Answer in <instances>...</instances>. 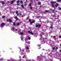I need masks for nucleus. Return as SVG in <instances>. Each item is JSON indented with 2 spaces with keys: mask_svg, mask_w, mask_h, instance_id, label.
Listing matches in <instances>:
<instances>
[{
  "mask_svg": "<svg viewBox=\"0 0 61 61\" xmlns=\"http://www.w3.org/2000/svg\"><path fill=\"white\" fill-rule=\"evenodd\" d=\"M4 25H5V23H2L1 24V27H3Z\"/></svg>",
  "mask_w": 61,
  "mask_h": 61,
  "instance_id": "1",
  "label": "nucleus"
},
{
  "mask_svg": "<svg viewBox=\"0 0 61 61\" xmlns=\"http://www.w3.org/2000/svg\"><path fill=\"white\" fill-rule=\"evenodd\" d=\"M7 22H8V21H10V22H12V21L10 19H8L7 20Z\"/></svg>",
  "mask_w": 61,
  "mask_h": 61,
  "instance_id": "2",
  "label": "nucleus"
},
{
  "mask_svg": "<svg viewBox=\"0 0 61 61\" xmlns=\"http://www.w3.org/2000/svg\"><path fill=\"white\" fill-rule=\"evenodd\" d=\"M40 24L39 25H36V27H38V26L39 27H40Z\"/></svg>",
  "mask_w": 61,
  "mask_h": 61,
  "instance_id": "3",
  "label": "nucleus"
},
{
  "mask_svg": "<svg viewBox=\"0 0 61 61\" xmlns=\"http://www.w3.org/2000/svg\"><path fill=\"white\" fill-rule=\"evenodd\" d=\"M56 3V2H55V1H51V4H55Z\"/></svg>",
  "mask_w": 61,
  "mask_h": 61,
  "instance_id": "4",
  "label": "nucleus"
},
{
  "mask_svg": "<svg viewBox=\"0 0 61 61\" xmlns=\"http://www.w3.org/2000/svg\"><path fill=\"white\" fill-rule=\"evenodd\" d=\"M25 48H26L27 50H28V49H29V47H25Z\"/></svg>",
  "mask_w": 61,
  "mask_h": 61,
  "instance_id": "5",
  "label": "nucleus"
},
{
  "mask_svg": "<svg viewBox=\"0 0 61 61\" xmlns=\"http://www.w3.org/2000/svg\"><path fill=\"white\" fill-rule=\"evenodd\" d=\"M15 19H16L17 20H18V18H17V17L16 16L15 17Z\"/></svg>",
  "mask_w": 61,
  "mask_h": 61,
  "instance_id": "6",
  "label": "nucleus"
},
{
  "mask_svg": "<svg viewBox=\"0 0 61 61\" xmlns=\"http://www.w3.org/2000/svg\"><path fill=\"white\" fill-rule=\"evenodd\" d=\"M38 5H40L41 4V2H39L37 3Z\"/></svg>",
  "mask_w": 61,
  "mask_h": 61,
  "instance_id": "7",
  "label": "nucleus"
},
{
  "mask_svg": "<svg viewBox=\"0 0 61 61\" xmlns=\"http://www.w3.org/2000/svg\"><path fill=\"white\" fill-rule=\"evenodd\" d=\"M25 57H26V56L24 55L22 57L23 58H25Z\"/></svg>",
  "mask_w": 61,
  "mask_h": 61,
  "instance_id": "8",
  "label": "nucleus"
},
{
  "mask_svg": "<svg viewBox=\"0 0 61 61\" xmlns=\"http://www.w3.org/2000/svg\"><path fill=\"white\" fill-rule=\"evenodd\" d=\"M58 5H59V4H56V7H57Z\"/></svg>",
  "mask_w": 61,
  "mask_h": 61,
  "instance_id": "9",
  "label": "nucleus"
},
{
  "mask_svg": "<svg viewBox=\"0 0 61 61\" xmlns=\"http://www.w3.org/2000/svg\"><path fill=\"white\" fill-rule=\"evenodd\" d=\"M1 3H2V4H3V5H4V4H5V3L3 1H2L1 2Z\"/></svg>",
  "mask_w": 61,
  "mask_h": 61,
  "instance_id": "10",
  "label": "nucleus"
},
{
  "mask_svg": "<svg viewBox=\"0 0 61 61\" xmlns=\"http://www.w3.org/2000/svg\"><path fill=\"white\" fill-rule=\"evenodd\" d=\"M23 34V32L21 33L20 34H19L20 35H22Z\"/></svg>",
  "mask_w": 61,
  "mask_h": 61,
  "instance_id": "11",
  "label": "nucleus"
},
{
  "mask_svg": "<svg viewBox=\"0 0 61 61\" xmlns=\"http://www.w3.org/2000/svg\"><path fill=\"white\" fill-rule=\"evenodd\" d=\"M57 1L58 2H61V0H58Z\"/></svg>",
  "mask_w": 61,
  "mask_h": 61,
  "instance_id": "12",
  "label": "nucleus"
},
{
  "mask_svg": "<svg viewBox=\"0 0 61 61\" xmlns=\"http://www.w3.org/2000/svg\"><path fill=\"white\" fill-rule=\"evenodd\" d=\"M20 2V1L19 0H18L16 2L17 3H19Z\"/></svg>",
  "mask_w": 61,
  "mask_h": 61,
  "instance_id": "13",
  "label": "nucleus"
},
{
  "mask_svg": "<svg viewBox=\"0 0 61 61\" xmlns=\"http://www.w3.org/2000/svg\"><path fill=\"white\" fill-rule=\"evenodd\" d=\"M31 2H30L29 4V6H31Z\"/></svg>",
  "mask_w": 61,
  "mask_h": 61,
  "instance_id": "14",
  "label": "nucleus"
},
{
  "mask_svg": "<svg viewBox=\"0 0 61 61\" xmlns=\"http://www.w3.org/2000/svg\"><path fill=\"white\" fill-rule=\"evenodd\" d=\"M17 29H16L14 31V30H13V31H14V32H16V31H17Z\"/></svg>",
  "mask_w": 61,
  "mask_h": 61,
  "instance_id": "15",
  "label": "nucleus"
},
{
  "mask_svg": "<svg viewBox=\"0 0 61 61\" xmlns=\"http://www.w3.org/2000/svg\"><path fill=\"white\" fill-rule=\"evenodd\" d=\"M52 7H54V8H55V7L54 6V5L53 4H52Z\"/></svg>",
  "mask_w": 61,
  "mask_h": 61,
  "instance_id": "16",
  "label": "nucleus"
},
{
  "mask_svg": "<svg viewBox=\"0 0 61 61\" xmlns=\"http://www.w3.org/2000/svg\"><path fill=\"white\" fill-rule=\"evenodd\" d=\"M21 6H22V8H24V5H21Z\"/></svg>",
  "mask_w": 61,
  "mask_h": 61,
  "instance_id": "17",
  "label": "nucleus"
},
{
  "mask_svg": "<svg viewBox=\"0 0 61 61\" xmlns=\"http://www.w3.org/2000/svg\"><path fill=\"white\" fill-rule=\"evenodd\" d=\"M5 18V16H2V18Z\"/></svg>",
  "mask_w": 61,
  "mask_h": 61,
  "instance_id": "18",
  "label": "nucleus"
},
{
  "mask_svg": "<svg viewBox=\"0 0 61 61\" xmlns=\"http://www.w3.org/2000/svg\"><path fill=\"white\" fill-rule=\"evenodd\" d=\"M13 25H15V22H14L13 23Z\"/></svg>",
  "mask_w": 61,
  "mask_h": 61,
  "instance_id": "19",
  "label": "nucleus"
},
{
  "mask_svg": "<svg viewBox=\"0 0 61 61\" xmlns=\"http://www.w3.org/2000/svg\"><path fill=\"white\" fill-rule=\"evenodd\" d=\"M37 46H38V47H39L40 46H40V44H38L37 45Z\"/></svg>",
  "mask_w": 61,
  "mask_h": 61,
  "instance_id": "20",
  "label": "nucleus"
},
{
  "mask_svg": "<svg viewBox=\"0 0 61 61\" xmlns=\"http://www.w3.org/2000/svg\"><path fill=\"white\" fill-rule=\"evenodd\" d=\"M13 3H14V1H11V4H12Z\"/></svg>",
  "mask_w": 61,
  "mask_h": 61,
  "instance_id": "21",
  "label": "nucleus"
},
{
  "mask_svg": "<svg viewBox=\"0 0 61 61\" xmlns=\"http://www.w3.org/2000/svg\"><path fill=\"white\" fill-rule=\"evenodd\" d=\"M30 33L32 35H33V33H32V32H30Z\"/></svg>",
  "mask_w": 61,
  "mask_h": 61,
  "instance_id": "22",
  "label": "nucleus"
},
{
  "mask_svg": "<svg viewBox=\"0 0 61 61\" xmlns=\"http://www.w3.org/2000/svg\"><path fill=\"white\" fill-rule=\"evenodd\" d=\"M20 3H21V4H23V1H22L21 0L20 1Z\"/></svg>",
  "mask_w": 61,
  "mask_h": 61,
  "instance_id": "23",
  "label": "nucleus"
},
{
  "mask_svg": "<svg viewBox=\"0 0 61 61\" xmlns=\"http://www.w3.org/2000/svg\"><path fill=\"white\" fill-rule=\"evenodd\" d=\"M30 9H32V7H30Z\"/></svg>",
  "mask_w": 61,
  "mask_h": 61,
  "instance_id": "24",
  "label": "nucleus"
},
{
  "mask_svg": "<svg viewBox=\"0 0 61 61\" xmlns=\"http://www.w3.org/2000/svg\"><path fill=\"white\" fill-rule=\"evenodd\" d=\"M21 40L22 41H24L23 40V38L22 39V37H21Z\"/></svg>",
  "mask_w": 61,
  "mask_h": 61,
  "instance_id": "25",
  "label": "nucleus"
},
{
  "mask_svg": "<svg viewBox=\"0 0 61 61\" xmlns=\"http://www.w3.org/2000/svg\"><path fill=\"white\" fill-rule=\"evenodd\" d=\"M30 41L28 42H27L28 44H30Z\"/></svg>",
  "mask_w": 61,
  "mask_h": 61,
  "instance_id": "26",
  "label": "nucleus"
},
{
  "mask_svg": "<svg viewBox=\"0 0 61 61\" xmlns=\"http://www.w3.org/2000/svg\"><path fill=\"white\" fill-rule=\"evenodd\" d=\"M28 39H29V40H30V39H31V38H30V37H29L28 38Z\"/></svg>",
  "mask_w": 61,
  "mask_h": 61,
  "instance_id": "27",
  "label": "nucleus"
},
{
  "mask_svg": "<svg viewBox=\"0 0 61 61\" xmlns=\"http://www.w3.org/2000/svg\"><path fill=\"white\" fill-rule=\"evenodd\" d=\"M30 24H33V22H30Z\"/></svg>",
  "mask_w": 61,
  "mask_h": 61,
  "instance_id": "28",
  "label": "nucleus"
},
{
  "mask_svg": "<svg viewBox=\"0 0 61 61\" xmlns=\"http://www.w3.org/2000/svg\"><path fill=\"white\" fill-rule=\"evenodd\" d=\"M40 17V16H38L37 17V18H39Z\"/></svg>",
  "mask_w": 61,
  "mask_h": 61,
  "instance_id": "29",
  "label": "nucleus"
},
{
  "mask_svg": "<svg viewBox=\"0 0 61 61\" xmlns=\"http://www.w3.org/2000/svg\"><path fill=\"white\" fill-rule=\"evenodd\" d=\"M56 48V49H58V47H57Z\"/></svg>",
  "mask_w": 61,
  "mask_h": 61,
  "instance_id": "30",
  "label": "nucleus"
},
{
  "mask_svg": "<svg viewBox=\"0 0 61 61\" xmlns=\"http://www.w3.org/2000/svg\"><path fill=\"white\" fill-rule=\"evenodd\" d=\"M17 25H19V24L18 23L17 24Z\"/></svg>",
  "mask_w": 61,
  "mask_h": 61,
  "instance_id": "31",
  "label": "nucleus"
},
{
  "mask_svg": "<svg viewBox=\"0 0 61 61\" xmlns=\"http://www.w3.org/2000/svg\"><path fill=\"white\" fill-rule=\"evenodd\" d=\"M55 11L54 10H53L52 11V13H54V11Z\"/></svg>",
  "mask_w": 61,
  "mask_h": 61,
  "instance_id": "32",
  "label": "nucleus"
},
{
  "mask_svg": "<svg viewBox=\"0 0 61 61\" xmlns=\"http://www.w3.org/2000/svg\"><path fill=\"white\" fill-rule=\"evenodd\" d=\"M52 49H53V50H54V49H55V48L53 47L52 48Z\"/></svg>",
  "mask_w": 61,
  "mask_h": 61,
  "instance_id": "33",
  "label": "nucleus"
},
{
  "mask_svg": "<svg viewBox=\"0 0 61 61\" xmlns=\"http://www.w3.org/2000/svg\"><path fill=\"white\" fill-rule=\"evenodd\" d=\"M26 4H24V6H26Z\"/></svg>",
  "mask_w": 61,
  "mask_h": 61,
  "instance_id": "34",
  "label": "nucleus"
},
{
  "mask_svg": "<svg viewBox=\"0 0 61 61\" xmlns=\"http://www.w3.org/2000/svg\"><path fill=\"white\" fill-rule=\"evenodd\" d=\"M59 10H61V8H59Z\"/></svg>",
  "mask_w": 61,
  "mask_h": 61,
  "instance_id": "35",
  "label": "nucleus"
},
{
  "mask_svg": "<svg viewBox=\"0 0 61 61\" xmlns=\"http://www.w3.org/2000/svg\"><path fill=\"white\" fill-rule=\"evenodd\" d=\"M21 55H24V53H21Z\"/></svg>",
  "mask_w": 61,
  "mask_h": 61,
  "instance_id": "36",
  "label": "nucleus"
},
{
  "mask_svg": "<svg viewBox=\"0 0 61 61\" xmlns=\"http://www.w3.org/2000/svg\"><path fill=\"white\" fill-rule=\"evenodd\" d=\"M12 29H14V27H13L12 28Z\"/></svg>",
  "mask_w": 61,
  "mask_h": 61,
  "instance_id": "37",
  "label": "nucleus"
},
{
  "mask_svg": "<svg viewBox=\"0 0 61 61\" xmlns=\"http://www.w3.org/2000/svg\"><path fill=\"white\" fill-rule=\"evenodd\" d=\"M29 22H31V20H29Z\"/></svg>",
  "mask_w": 61,
  "mask_h": 61,
  "instance_id": "38",
  "label": "nucleus"
},
{
  "mask_svg": "<svg viewBox=\"0 0 61 61\" xmlns=\"http://www.w3.org/2000/svg\"><path fill=\"white\" fill-rule=\"evenodd\" d=\"M29 52H30V51L29 50L28 51V53H29Z\"/></svg>",
  "mask_w": 61,
  "mask_h": 61,
  "instance_id": "39",
  "label": "nucleus"
},
{
  "mask_svg": "<svg viewBox=\"0 0 61 61\" xmlns=\"http://www.w3.org/2000/svg\"><path fill=\"white\" fill-rule=\"evenodd\" d=\"M28 33H30V31H28Z\"/></svg>",
  "mask_w": 61,
  "mask_h": 61,
  "instance_id": "40",
  "label": "nucleus"
},
{
  "mask_svg": "<svg viewBox=\"0 0 61 61\" xmlns=\"http://www.w3.org/2000/svg\"><path fill=\"white\" fill-rule=\"evenodd\" d=\"M17 13H18V12L17 11H16V13L17 14Z\"/></svg>",
  "mask_w": 61,
  "mask_h": 61,
  "instance_id": "41",
  "label": "nucleus"
},
{
  "mask_svg": "<svg viewBox=\"0 0 61 61\" xmlns=\"http://www.w3.org/2000/svg\"><path fill=\"white\" fill-rule=\"evenodd\" d=\"M59 38H61V36H60Z\"/></svg>",
  "mask_w": 61,
  "mask_h": 61,
  "instance_id": "42",
  "label": "nucleus"
},
{
  "mask_svg": "<svg viewBox=\"0 0 61 61\" xmlns=\"http://www.w3.org/2000/svg\"><path fill=\"white\" fill-rule=\"evenodd\" d=\"M35 21H34V20H33L32 21V22H33V23H34Z\"/></svg>",
  "mask_w": 61,
  "mask_h": 61,
  "instance_id": "43",
  "label": "nucleus"
},
{
  "mask_svg": "<svg viewBox=\"0 0 61 61\" xmlns=\"http://www.w3.org/2000/svg\"><path fill=\"white\" fill-rule=\"evenodd\" d=\"M51 28H53V27H52V26H51Z\"/></svg>",
  "mask_w": 61,
  "mask_h": 61,
  "instance_id": "44",
  "label": "nucleus"
},
{
  "mask_svg": "<svg viewBox=\"0 0 61 61\" xmlns=\"http://www.w3.org/2000/svg\"><path fill=\"white\" fill-rule=\"evenodd\" d=\"M1 60H2V59H0V61H1Z\"/></svg>",
  "mask_w": 61,
  "mask_h": 61,
  "instance_id": "45",
  "label": "nucleus"
},
{
  "mask_svg": "<svg viewBox=\"0 0 61 61\" xmlns=\"http://www.w3.org/2000/svg\"><path fill=\"white\" fill-rule=\"evenodd\" d=\"M46 12H48V10H46Z\"/></svg>",
  "mask_w": 61,
  "mask_h": 61,
  "instance_id": "46",
  "label": "nucleus"
},
{
  "mask_svg": "<svg viewBox=\"0 0 61 61\" xmlns=\"http://www.w3.org/2000/svg\"><path fill=\"white\" fill-rule=\"evenodd\" d=\"M40 36H41H41H42V35H41Z\"/></svg>",
  "mask_w": 61,
  "mask_h": 61,
  "instance_id": "47",
  "label": "nucleus"
},
{
  "mask_svg": "<svg viewBox=\"0 0 61 61\" xmlns=\"http://www.w3.org/2000/svg\"><path fill=\"white\" fill-rule=\"evenodd\" d=\"M24 51V49H22V51Z\"/></svg>",
  "mask_w": 61,
  "mask_h": 61,
  "instance_id": "48",
  "label": "nucleus"
},
{
  "mask_svg": "<svg viewBox=\"0 0 61 61\" xmlns=\"http://www.w3.org/2000/svg\"><path fill=\"white\" fill-rule=\"evenodd\" d=\"M19 4H17V5H19Z\"/></svg>",
  "mask_w": 61,
  "mask_h": 61,
  "instance_id": "49",
  "label": "nucleus"
},
{
  "mask_svg": "<svg viewBox=\"0 0 61 61\" xmlns=\"http://www.w3.org/2000/svg\"><path fill=\"white\" fill-rule=\"evenodd\" d=\"M53 37H55V38L56 37V36H54Z\"/></svg>",
  "mask_w": 61,
  "mask_h": 61,
  "instance_id": "50",
  "label": "nucleus"
},
{
  "mask_svg": "<svg viewBox=\"0 0 61 61\" xmlns=\"http://www.w3.org/2000/svg\"><path fill=\"white\" fill-rule=\"evenodd\" d=\"M17 14V15H19V14Z\"/></svg>",
  "mask_w": 61,
  "mask_h": 61,
  "instance_id": "51",
  "label": "nucleus"
},
{
  "mask_svg": "<svg viewBox=\"0 0 61 61\" xmlns=\"http://www.w3.org/2000/svg\"><path fill=\"white\" fill-rule=\"evenodd\" d=\"M40 48H41L39 47L38 49H40Z\"/></svg>",
  "mask_w": 61,
  "mask_h": 61,
  "instance_id": "52",
  "label": "nucleus"
},
{
  "mask_svg": "<svg viewBox=\"0 0 61 61\" xmlns=\"http://www.w3.org/2000/svg\"><path fill=\"white\" fill-rule=\"evenodd\" d=\"M51 37H53V36H51Z\"/></svg>",
  "mask_w": 61,
  "mask_h": 61,
  "instance_id": "53",
  "label": "nucleus"
},
{
  "mask_svg": "<svg viewBox=\"0 0 61 61\" xmlns=\"http://www.w3.org/2000/svg\"><path fill=\"white\" fill-rule=\"evenodd\" d=\"M34 17H35V16H33V18H34Z\"/></svg>",
  "mask_w": 61,
  "mask_h": 61,
  "instance_id": "54",
  "label": "nucleus"
},
{
  "mask_svg": "<svg viewBox=\"0 0 61 61\" xmlns=\"http://www.w3.org/2000/svg\"><path fill=\"white\" fill-rule=\"evenodd\" d=\"M29 18H28V17L27 18V19H28Z\"/></svg>",
  "mask_w": 61,
  "mask_h": 61,
  "instance_id": "55",
  "label": "nucleus"
},
{
  "mask_svg": "<svg viewBox=\"0 0 61 61\" xmlns=\"http://www.w3.org/2000/svg\"><path fill=\"white\" fill-rule=\"evenodd\" d=\"M20 51H21V49H20Z\"/></svg>",
  "mask_w": 61,
  "mask_h": 61,
  "instance_id": "56",
  "label": "nucleus"
},
{
  "mask_svg": "<svg viewBox=\"0 0 61 61\" xmlns=\"http://www.w3.org/2000/svg\"><path fill=\"white\" fill-rule=\"evenodd\" d=\"M20 15H21V14H20Z\"/></svg>",
  "mask_w": 61,
  "mask_h": 61,
  "instance_id": "57",
  "label": "nucleus"
},
{
  "mask_svg": "<svg viewBox=\"0 0 61 61\" xmlns=\"http://www.w3.org/2000/svg\"><path fill=\"white\" fill-rule=\"evenodd\" d=\"M7 2H8V3H9V1H8Z\"/></svg>",
  "mask_w": 61,
  "mask_h": 61,
  "instance_id": "58",
  "label": "nucleus"
},
{
  "mask_svg": "<svg viewBox=\"0 0 61 61\" xmlns=\"http://www.w3.org/2000/svg\"><path fill=\"white\" fill-rule=\"evenodd\" d=\"M60 46H61V45H60Z\"/></svg>",
  "mask_w": 61,
  "mask_h": 61,
  "instance_id": "59",
  "label": "nucleus"
},
{
  "mask_svg": "<svg viewBox=\"0 0 61 61\" xmlns=\"http://www.w3.org/2000/svg\"><path fill=\"white\" fill-rule=\"evenodd\" d=\"M25 43H26V41H25Z\"/></svg>",
  "mask_w": 61,
  "mask_h": 61,
  "instance_id": "60",
  "label": "nucleus"
},
{
  "mask_svg": "<svg viewBox=\"0 0 61 61\" xmlns=\"http://www.w3.org/2000/svg\"><path fill=\"white\" fill-rule=\"evenodd\" d=\"M36 1H37V0H35Z\"/></svg>",
  "mask_w": 61,
  "mask_h": 61,
  "instance_id": "61",
  "label": "nucleus"
},
{
  "mask_svg": "<svg viewBox=\"0 0 61 61\" xmlns=\"http://www.w3.org/2000/svg\"><path fill=\"white\" fill-rule=\"evenodd\" d=\"M26 2H27V0H26Z\"/></svg>",
  "mask_w": 61,
  "mask_h": 61,
  "instance_id": "62",
  "label": "nucleus"
},
{
  "mask_svg": "<svg viewBox=\"0 0 61 61\" xmlns=\"http://www.w3.org/2000/svg\"><path fill=\"white\" fill-rule=\"evenodd\" d=\"M1 15V14L0 13V15Z\"/></svg>",
  "mask_w": 61,
  "mask_h": 61,
  "instance_id": "63",
  "label": "nucleus"
},
{
  "mask_svg": "<svg viewBox=\"0 0 61 61\" xmlns=\"http://www.w3.org/2000/svg\"><path fill=\"white\" fill-rule=\"evenodd\" d=\"M13 1H14V0H13Z\"/></svg>",
  "mask_w": 61,
  "mask_h": 61,
  "instance_id": "64",
  "label": "nucleus"
}]
</instances>
